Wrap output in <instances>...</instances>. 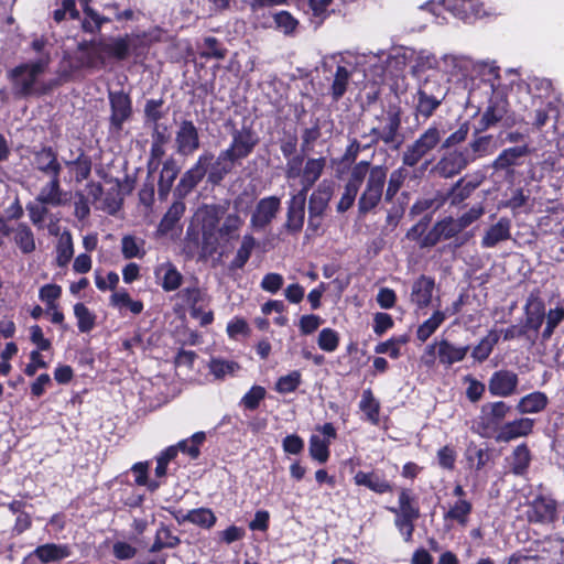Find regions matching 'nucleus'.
I'll return each mask as SVG.
<instances>
[{"mask_svg":"<svg viewBox=\"0 0 564 564\" xmlns=\"http://www.w3.org/2000/svg\"><path fill=\"white\" fill-rule=\"evenodd\" d=\"M188 522L203 529H210L216 523L215 513L208 508H197L187 511Z\"/></svg>","mask_w":564,"mask_h":564,"instance_id":"nucleus-56","label":"nucleus"},{"mask_svg":"<svg viewBox=\"0 0 564 564\" xmlns=\"http://www.w3.org/2000/svg\"><path fill=\"white\" fill-rule=\"evenodd\" d=\"M213 160L214 155L212 153H203L202 155H199L194 166L182 175L175 188V193L181 198L185 197L188 193H191L192 189L203 180V177L208 172L210 162H213Z\"/></svg>","mask_w":564,"mask_h":564,"instance_id":"nucleus-7","label":"nucleus"},{"mask_svg":"<svg viewBox=\"0 0 564 564\" xmlns=\"http://www.w3.org/2000/svg\"><path fill=\"white\" fill-rule=\"evenodd\" d=\"M354 479L357 485L368 487L375 492L382 494L388 489V484L386 482L384 477L376 473L358 471Z\"/></svg>","mask_w":564,"mask_h":564,"instance_id":"nucleus-49","label":"nucleus"},{"mask_svg":"<svg viewBox=\"0 0 564 564\" xmlns=\"http://www.w3.org/2000/svg\"><path fill=\"white\" fill-rule=\"evenodd\" d=\"M359 409L366 415V419L373 424L379 422V402L375 399L372 392L368 389L362 392L359 402Z\"/></svg>","mask_w":564,"mask_h":564,"instance_id":"nucleus-55","label":"nucleus"},{"mask_svg":"<svg viewBox=\"0 0 564 564\" xmlns=\"http://www.w3.org/2000/svg\"><path fill=\"white\" fill-rule=\"evenodd\" d=\"M225 213V206L212 204L200 206L193 215L187 236H194L197 240L200 232V257L204 259L212 257L218 250L219 223Z\"/></svg>","mask_w":564,"mask_h":564,"instance_id":"nucleus-1","label":"nucleus"},{"mask_svg":"<svg viewBox=\"0 0 564 564\" xmlns=\"http://www.w3.org/2000/svg\"><path fill=\"white\" fill-rule=\"evenodd\" d=\"M109 101L111 106V126L120 130L123 122L131 115V100L124 93L116 91L109 93Z\"/></svg>","mask_w":564,"mask_h":564,"instance_id":"nucleus-19","label":"nucleus"},{"mask_svg":"<svg viewBox=\"0 0 564 564\" xmlns=\"http://www.w3.org/2000/svg\"><path fill=\"white\" fill-rule=\"evenodd\" d=\"M329 441H325L319 435L313 434L310 437V455L313 459L324 464L329 458Z\"/></svg>","mask_w":564,"mask_h":564,"instance_id":"nucleus-54","label":"nucleus"},{"mask_svg":"<svg viewBox=\"0 0 564 564\" xmlns=\"http://www.w3.org/2000/svg\"><path fill=\"white\" fill-rule=\"evenodd\" d=\"M511 411L505 401H494L482 404L477 417V432L484 437L495 436L503 425V421Z\"/></svg>","mask_w":564,"mask_h":564,"instance_id":"nucleus-4","label":"nucleus"},{"mask_svg":"<svg viewBox=\"0 0 564 564\" xmlns=\"http://www.w3.org/2000/svg\"><path fill=\"white\" fill-rule=\"evenodd\" d=\"M334 187L335 183L333 181L323 180L308 198V210L325 214L333 197Z\"/></svg>","mask_w":564,"mask_h":564,"instance_id":"nucleus-25","label":"nucleus"},{"mask_svg":"<svg viewBox=\"0 0 564 564\" xmlns=\"http://www.w3.org/2000/svg\"><path fill=\"white\" fill-rule=\"evenodd\" d=\"M508 112V102L505 99H492L488 107L484 111L481 118L478 121L476 132H484L497 123L505 120L506 124H509L506 118Z\"/></svg>","mask_w":564,"mask_h":564,"instance_id":"nucleus-18","label":"nucleus"},{"mask_svg":"<svg viewBox=\"0 0 564 564\" xmlns=\"http://www.w3.org/2000/svg\"><path fill=\"white\" fill-rule=\"evenodd\" d=\"M121 253L124 259H142L147 253L145 240L133 235H124L121 238Z\"/></svg>","mask_w":564,"mask_h":564,"instance_id":"nucleus-42","label":"nucleus"},{"mask_svg":"<svg viewBox=\"0 0 564 564\" xmlns=\"http://www.w3.org/2000/svg\"><path fill=\"white\" fill-rule=\"evenodd\" d=\"M74 256V246L73 239L69 232H64L59 239L56 247V263L58 267L63 268L68 264L70 259Z\"/></svg>","mask_w":564,"mask_h":564,"instance_id":"nucleus-53","label":"nucleus"},{"mask_svg":"<svg viewBox=\"0 0 564 564\" xmlns=\"http://www.w3.org/2000/svg\"><path fill=\"white\" fill-rule=\"evenodd\" d=\"M443 7L446 11L453 14V17L469 22L473 19L480 18L485 10L482 8V3L480 0H442L441 3H435L434 1H430L421 6V9L430 10L436 18V22L438 24H443L445 18L438 20L437 9Z\"/></svg>","mask_w":564,"mask_h":564,"instance_id":"nucleus-3","label":"nucleus"},{"mask_svg":"<svg viewBox=\"0 0 564 564\" xmlns=\"http://www.w3.org/2000/svg\"><path fill=\"white\" fill-rule=\"evenodd\" d=\"M386 182L384 169L377 166L370 172L366 191L359 199V208L362 213L372 209L380 200Z\"/></svg>","mask_w":564,"mask_h":564,"instance_id":"nucleus-10","label":"nucleus"},{"mask_svg":"<svg viewBox=\"0 0 564 564\" xmlns=\"http://www.w3.org/2000/svg\"><path fill=\"white\" fill-rule=\"evenodd\" d=\"M531 454L525 444L518 445L509 457V466L512 474L523 476L530 466Z\"/></svg>","mask_w":564,"mask_h":564,"instance_id":"nucleus-37","label":"nucleus"},{"mask_svg":"<svg viewBox=\"0 0 564 564\" xmlns=\"http://www.w3.org/2000/svg\"><path fill=\"white\" fill-rule=\"evenodd\" d=\"M318 347L327 352H333L339 345V335L332 328H323L317 338Z\"/></svg>","mask_w":564,"mask_h":564,"instance_id":"nucleus-60","label":"nucleus"},{"mask_svg":"<svg viewBox=\"0 0 564 564\" xmlns=\"http://www.w3.org/2000/svg\"><path fill=\"white\" fill-rule=\"evenodd\" d=\"M391 512L406 517L419 518L420 508L416 497L409 489H402L399 494L398 508H390Z\"/></svg>","mask_w":564,"mask_h":564,"instance_id":"nucleus-40","label":"nucleus"},{"mask_svg":"<svg viewBox=\"0 0 564 564\" xmlns=\"http://www.w3.org/2000/svg\"><path fill=\"white\" fill-rule=\"evenodd\" d=\"M326 166L325 158L308 159L302 170V188L297 193H303L307 196V192L321 177Z\"/></svg>","mask_w":564,"mask_h":564,"instance_id":"nucleus-28","label":"nucleus"},{"mask_svg":"<svg viewBox=\"0 0 564 564\" xmlns=\"http://www.w3.org/2000/svg\"><path fill=\"white\" fill-rule=\"evenodd\" d=\"M462 230L463 229L459 226L457 219L445 218L434 226L433 230L429 234V239L432 240V242H435L440 239H449Z\"/></svg>","mask_w":564,"mask_h":564,"instance_id":"nucleus-45","label":"nucleus"},{"mask_svg":"<svg viewBox=\"0 0 564 564\" xmlns=\"http://www.w3.org/2000/svg\"><path fill=\"white\" fill-rule=\"evenodd\" d=\"M547 401L545 393L535 391L522 397L517 404V410L521 414L539 413L545 409Z\"/></svg>","mask_w":564,"mask_h":564,"instance_id":"nucleus-35","label":"nucleus"},{"mask_svg":"<svg viewBox=\"0 0 564 564\" xmlns=\"http://www.w3.org/2000/svg\"><path fill=\"white\" fill-rule=\"evenodd\" d=\"M466 460L471 468L480 470L484 468L490 459V452L487 447L477 446L470 443L465 452Z\"/></svg>","mask_w":564,"mask_h":564,"instance_id":"nucleus-48","label":"nucleus"},{"mask_svg":"<svg viewBox=\"0 0 564 564\" xmlns=\"http://www.w3.org/2000/svg\"><path fill=\"white\" fill-rule=\"evenodd\" d=\"M34 165L39 171L45 173L50 177L59 176L62 171L57 156L51 148H43L41 151L35 153Z\"/></svg>","mask_w":564,"mask_h":564,"instance_id":"nucleus-32","label":"nucleus"},{"mask_svg":"<svg viewBox=\"0 0 564 564\" xmlns=\"http://www.w3.org/2000/svg\"><path fill=\"white\" fill-rule=\"evenodd\" d=\"M442 132L435 126L430 127L403 154V162L415 165L423 155L433 150L441 141Z\"/></svg>","mask_w":564,"mask_h":564,"instance_id":"nucleus-6","label":"nucleus"},{"mask_svg":"<svg viewBox=\"0 0 564 564\" xmlns=\"http://www.w3.org/2000/svg\"><path fill=\"white\" fill-rule=\"evenodd\" d=\"M50 62L48 56H42L34 63L24 64L15 67L10 73L13 90L20 96L32 94L34 83L40 74H42Z\"/></svg>","mask_w":564,"mask_h":564,"instance_id":"nucleus-5","label":"nucleus"},{"mask_svg":"<svg viewBox=\"0 0 564 564\" xmlns=\"http://www.w3.org/2000/svg\"><path fill=\"white\" fill-rule=\"evenodd\" d=\"M110 304L122 311L123 308H128L133 314H140L143 310V304L140 301H134L131 299L130 294L126 290H119L111 294Z\"/></svg>","mask_w":564,"mask_h":564,"instance_id":"nucleus-47","label":"nucleus"},{"mask_svg":"<svg viewBox=\"0 0 564 564\" xmlns=\"http://www.w3.org/2000/svg\"><path fill=\"white\" fill-rule=\"evenodd\" d=\"M35 200L52 207L65 205L67 194L61 188L59 176H51L50 181L41 187Z\"/></svg>","mask_w":564,"mask_h":564,"instance_id":"nucleus-20","label":"nucleus"},{"mask_svg":"<svg viewBox=\"0 0 564 564\" xmlns=\"http://www.w3.org/2000/svg\"><path fill=\"white\" fill-rule=\"evenodd\" d=\"M265 389L253 386L241 399V404L248 410H256L265 397Z\"/></svg>","mask_w":564,"mask_h":564,"instance_id":"nucleus-63","label":"nucleus"},{"mask_svg":"<svg viewBox=\"0 0 564 564\" xmlns=\"http://www.w3.org/2000/svg\"><path fill=\"white\" fill-rule=\"evenodd\" d=\"M471 511L473 505L470 501L456 500L448 507V510L444 513V520H449L458 523L462 527H466Z\"/></svg>","mask_w":564,"mask_h":564,"instance_id":"nucleus-39","label":"nucleus"},{"mask_svg":"<svg viewBox=\"0 0 564 564\" xmlns=\"http://www.w3.org/2000/svg\"><path fill=\"white\" fill-rule=\"evenodd\" d=\"M258 141L257 134L248 127L235 130L230 147L224 150V156H229L235 162L245 159L253 151Z\"/></svg>","mask_w":564,"mask_h":564,"instance_id":"nucleus-8","label":"nucleus"},{"mask_svg":"<svg viewBox=\"0 0 564 564\" xmlns=\"http://www.w3.org/2000/svg\"><path fill=\"white\" fill-rule=\"evenodd\" d=\"M440 70L452 75H467L473 68V61L466 55L445 54L440 58Z\"/></svg>","mask_w":564,"mask_h":564,"instance_id":"nucleus-27","label":"nucleus"},{"mask_svg":"<svg viewBox=\"0 0 564 564\" xmlns=\"http://www.w3.org/2000/svg\"><path fill=\"white\" fill-rule=\"evenodd\" d=\"M181 296L183 301L189 306L191 315L193 317L198 316L200 308H203L204 304L207 302L206 293L196 284L183 289L181 291Z\"/></svg>","mask_w":564,"mask_h":564,"instance_id":"nucleus-38","label":"nucleus"},{"mask_svg":"<svg viewBox=\"0 0 564 564\" xmlns=\"http://www.w3.org/2000/svg\"><path fill=\"white\" fill-rule=\"evenodd\" d=\"M154 275L160 281L162 289L166 292L177 290L183 281L182 273L171 261H165L156 265Z\"/></svg>","mask_w":564,"mask_h":564,"instance_id":"nucleus-24","label":"nucleus"},{"mask_svg":"<svg viewBox=\"0 0 564 564\" xmlns=\"http://www.w3.org/2000/svg\"><path fill=\"white\" fill-rule=\"evenodd\" d=\"M519 377L508 369L495 371L488 381V390L491 395L508 398L517 393Z\"/></svg>","mask_w":564,"mask_h":564,"instance_id":"nucleus-13","label":"nucleus"},{"mask_svg":"<svg viewBox=\"0 0 564 564\" xmlns=\"http://www.w3.org/2000/svg\"><path fill=\"white\" fill-rule=\"evenodd\" d=\"M257 241L251 235H245L241 239L240 247L238 248L234 259L229 264L230 270L242 269L251 257Z\"/></svg>","mask_w":564,"mask_h":564,"instance_id":"nucleus-44","label":"nucleus"},{"mask_svg":"<svg viewBox=\"0 0 564 564\" xmlns=\"http://www.w3.org/2000/svg\"><path fill=\"white\" fill-rule=\"evenodd\" d=\"M70 551L66 545L47 543L37 546L30 557L39 558L43 564L56 562L69 556Z\"/></svg>","mask_w":564,"mask_h":564,"instance_id":"nucleus-34","label":"nucleus"},{"mask_svg":"<svg viewBox=\"0 0 564 564\" xmlns=\"http://www.w3.org/2000/svg\"><path fill=\"white\" fill-rule=\"evenodd\" d=\"M351 76V72H349L344 66H337L334 80L332 84V96L335 100H338L346 93L347 85L349 78Z\"/></svg>","mask_w":564,"mask_h":564,"instance_id":"nucleus-59","label":"nucleus"},{"mask_svg":"<svg viewBox=\"0 0 564 564\" xmlns=\"http://www.w3.org/2000/svg\"><path fill=\"white\" fill-rule=\"evenodd\" d=\"M435 281L431 276L421 275L412 284L411 302L419 308L427 307L432 303Z\"/></svg>","mask_w":564,"mask_h":564,"instance_id":"nucleus-22","label":"nucleus"},{"mask_svg":"<svg viewBox=\"0 0 564 564\" xmlns=\"http://www.w3.org/2000/svg\"><path fill=\"white\" fill-rule=\"evenodd\" d=\"M415 51L402 45L390 46V90L397 97L406 91L408 83L405 69L413 63Z\"/></svg>","mask_w":564,"mask_h":564,"instance_id":"nucleus-2","label":"nucleus"},{"mask_svg":"<svg viewBox=\"0 0 564 564\" xmlns=\"http://www.w3.org/2000/svg\"><path fill=\"white\" fill-rule=\"evenodd\" d=\"M199 144V134L195 124L191 120L181 121L175 134L176 152L188 156L198 150Z\"/></svg>","mask_w":564,"mask_h":564,"instance_id":"nucleus-14","label":"nucleus"},{"mask_svg":"<svg viewBox=\"0 0 564 564\" xmlns=\"http://www.w3.org/2000/svg\"><path fill=\"white\" fill-rule=\"evenodd\" d=\"M234 163L235 161L229 156H224V151H221L217 160L209 165L208 180L215 184L219 183L231 171Z\"/></svg>","mask_w":564,"mask_h":564,"instance_id":"nucleus-51","label":"nucleus"},{"mask_svg":"<svg viewBox=\"0 0 564 564\" xmlns=\"http://www.w3.org/2000/svg\"><path fill=\"white\" fill-rule=\"evenodd\" d=\"M15 246L24 254L32 253L35 248V238L32 229L24 223L18 224L10 229V234Z\"/></svg>","mask_w":564,"mask_h":564,"instance_id":"nucleus-31","label":"nucleus"},{"mask_svg":"<svg viewBox=\"0 0 564 564\" xmlns=\"http://www.w3.org/2000/svg\"><path fill=\"white\" fill-rule=\"evenodd\" d=\"M546 317V326L542 332V339L547 340L551 338L554 328L564 319V307H556L550 310Z\"/></svg>","mask_w":564,"mask_h":564,"instance_id":"nucleus-64","label":"nucleus"},{"mask_svg":"<svg viewBox=\"0 0 564 564\" xmlns=\"http://www.w3.org/2000/svg\"><path fill=\"white\" fill-rule=\"evenodd\" d=\"M556 501L544 495H538L528 507V520L533 523L549 524L556 519Z\"/></svg>","mask_w":564,"mask_h":564,"instance_id":"nucleus-11","label":"nucleus"},{"mask_svg":"<svg viewBox=\"0 0 564 564\" xmlns=\"http://www.w3.org/2000/svg\"><path fill=\"white\" fill-rule=\"evenodd\" d=\"M306 195L296 193L291 195L288 203L285 228L289 232L297 234L302 230L305 218Z\"/></svg>","mask_w":564,"mask_h":564,"instance_id":"nucleus-16","label":"nucleus"},{"mask_svg":"<svg viewBox=\"0 0 564 564\" xmlns=\"http://www.w3.org/2000/svg\"><path fill=\"white\" fill-rule=\"evenodd\" d=\"M496 145L492 135H481L475 138L464 151L470 156V163L477 159L490 155L495 152Z\"/></svg>","mask_w":564,"mask_h":564,"instance_id":"nucleus-36","label":"nucleus"},{"mask_svg":"<svg viewBox=\"0 0 564 564\" xmlns=\"http://www.w3.org/2000/svg\"><path fill=\"white\" fill-rule=\"evenodd\" d=\"M243 223L245 221L240 215L236 213L228 214L223 224L219 225L218 246L220 245V240L230 241L231 239L237 238Z\"/></svg>","mask_w":564,"mask_h":564,"instance_id":"nucleus-43","label":"nucleus"},{"mask_svg":"<svg viewBox=\"0 0 564 564\" xmlns=\"http://www.w3.org/2000/svg\"><path fill=\"white\" fill-rule=\"evenodd\" d=\"M208 368L216 379H224L227 376H234L240 369V366L232 360L212 358Z\"/></svg>","mask_w":564,"mask_h":564,"instance_id":"nucleus-52","label":"nucleus"},{"mask_svg":"<svg viewBox=\"0 0 564 564\" xmlns=\"http://www.w3.org/2000/svg\"><path fill=\"white\" fill-rule=\"evenodd\" d=\"M74 315L77 318V326L79 332L88 333L95 327L96 316L83 303L74 305Z\"/></svg>","mask_w":564,"mask_h":564,"instance_id":"nucleus-57","label":"nucleus"},{"mask_svg":"<svg viewBox=\"0 0 564 564\" xmlns=\"http://www.w3.org/2000/svg\"><path fill=\"white\" fill-rule=\"evenodd\" d=\"M185 212V204L182 200L174 202L167 209L158 226V235L164 236L170 232Z\"/></svg>","mask_w":564,"mask_h":564,"instance_id":"nucleus-41","label":"nucleus"},{"mask_svg":"<svg viewBox=\"0 0 564 564\" xmlns=\"http://www.w3.org/2000/svg\"><path fill=\"white\" fill-rule=\"evenodd\" d=\"M273 20L278 30L289 35L297 26V20L288 11H279L273 14Z\"/></svg>","mask_w":564,"mask_h":564,"instance_id":"nucleus-62","label":"nucleus"},{"mask_svg":"<svg viewBox=\"0 0 564 564\" xmlns=\"http://www.w3.org/2000/svg\"><path fill=\"white\" fill-rule=\"evenodd\" d=\"M511 238V220L501 217L496 224L491 225L484 234L480 245L482 248H494L498 243Z\"/></svg>","mask_w":564,"mask_h":564,"instance_id":"nucleus-21","label":"nucleus"},{"mask_svg":"<svg viewBox=\"0 0 564 564\" xmlns=\"http://www.w3.org/2000/svg\"><path fill=\"white\" fill-rule=\"evenodd\" d=\"M551 118H557V110L552 101H547L545 105H542L534 110V119L532 123L534 127L540 129L545 126L547 120Z\"/></svg>","mask_w":564,"mask_h":564,"instance_id":"nucleus-61","label":"nucleus"},{"mask_svg":"<svg viewBox=\"0 0 564 564\" xmlns=\"http://www.w3.org/2000/svg\"><path fill=\"white\" fill-rule=\"evenodd\" d=\"M534 426V420L529 417H520L503 423L498 433L494 436L499 443H508L519 437L528 436Z\"/></svg>","mask_w":564,"mask_h":564,"instance_id":"nucleus-17","label":"nucleus"},{"mask_svg":"<svg viewBox=\"0 0 564 564\" xmlns=\"http://www.w3.org/2000/svg\"><path fill=\"white\" fill-rule=\"evenodd\" d=\"M500 339V333L497 330H490L471 351V357L478 361H485L491 354L495 345Z\"/></svg>","mask_w":564,"mask_h":564,"instance_id":"nucleus-46","label":"nucleus"},{"mask_svg":"<svg viewBox=\"0 0 564 564\" xmlns=\"http://www.w3.org/2000/svg\"><path fill=\"white\" fill-rule=\"evenodd\" d=\"M525 326L529 330L536 333L545 319V306L543 301L535 293H531L525 306Z\"/></svg>","mask_w":564,"mask_h":564,"instance_id":"nucleus-23","label":"nucleus"},{"mask_svg":"<svg viewBox=\"0 0 564 564\" xmlns=\"http://www.w3.org/2000/svg\"><path fill=\"white\" fill-rule=\"evenodd\" d=\"M469 350V346H456L446 339L438 341L437 357L442 365L449 367L462 361Z\"/></svg>","mask_w":564,"mask_h":564,"instance_id":"nucleus-30","label":"nucleus"},{"mask_svg":"<svg viewBox=\"0 0 564 564\" xmlns=\"http://www.w3.org/2000/svg\"><path fill=\"white\" fill-rule=\"evenodd\" d=\"M280 208L281 199L279 197L268 196L261 198L251 214L250 227L256 231L265 229L276 217Z\"/></svg>","mask_w":564,"mask_h":564,"instance_id":"nucleus-9","label":"nucleus"},{"mask_svg":"<svg viewBox=\"0 0 564 564\" xmlns=\"http://www.w3.org/2000/svg\"><path fill=\"white\" fill-rule=\"evenodd\" d=\"M531 152L527 144L505 149L492 162L496 171L508 170L521 163V159Z\"/></svg>","mask_w":564,"mask_h":564,"instance_id":"nucleus-26","label":"nucleus"},{"mask_svg":"<svg viewBox=\"0 0 564 564\" xmlns=\"http://www.w3.org/2000/svg\"><path fill=\"white\" fill-rule=\"evenodd\" d=\"M470 159L464 149L448 152L437 162L435 171L442 177H453L470 164Z\"/></svg>","mask_w":564,"mask_h":564,"instance_id":"nucleus-15","label":"nucleus"},{"mask_svg":"<svg viewBox=\"0 0 564 564\" xmlns=\"http://www.w3.org/2000/svg\"><path fill=\"white\" fill-rule=\"evenodd\" d=\"M445 91L434 83L425 82L417 90L416 110L424 118H429L442 104Z\"/></svg>","mask_w":564,"mask_h":564,"instance_id":"nucleus-12","label":"nucleus"},{"mask_svg":"<svg viewBox=\"0 0 564 564\" xmlns=\"http://www.w3.org/2000/svg\"><path fill=\"white\" fill-rule=\"evenodd\" d=\"M99 51L106 57L124 59L129 54L130 44L127 37H111L97 42Z\"/></svg>","mask_w":564,"mask_h":564,"instance_id":"nucleus-33","label":"nucleus"},{"mask_svg":"<svg viewBox=\"0 0 564 564\" xmlns=\"http://www.w3.org/2000/svg\"><path fill=\"white\" fill-rule=\"evenodd\" d=\"M445 312L436 310L430 318L424 321L416 330V337L420 341L427 340L432 334L442 325L445 321Z\"/></svg>","mask_w":564,"mask_h":564,"instance_id":"nucleus-50","label":"nucleus"},{"mask_svg":"<svg viewBox=\"0 0 564 564\" xmlns=\"http://www.w3.org/2000/svg\"><path fill=\"white\" fill-rule=\"evenodd\" d=\"M181 167L177 162L170 158L164 161L158 182V194L161 199H166Z\"/></svg>","mask_w":564,"mask_h":564,"instance_id":"nucleus-29","label":"nucleus"},{"mask_svg":"<svg viewBox=\"0 0 564 564\" xmlns=\"http://www.w3.org/2000/svg\"><path fill=\"white\" fill-rule=\"evenodd\" d=\"M84 13L83 29L89 33L98 32L101 25L109 21L108 18L100 15L96 10L90 8L88 2L84 3Z\"/></svg>","mask_w":564,"mask_h":564,"instance_id":"nucleus-58","label":"nucleus"}]
</instances>
